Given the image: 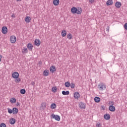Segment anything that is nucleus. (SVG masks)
<instances>
[{
    "mask_svg": "<svg viewBox=\"0 0 127 127\" xmlns=\"http://www.w3.org/2000/svg\"><path fill=\"white\" fill-rule=\"evenodd\" d=\"M98 88L100 91H104L106 89V84L103 82H101L99 84Z\"/></svg>",
    "mask_w": 127,
    "mask_h": 127,
    "instance_id": "obj_1",
    "label": "nucleus"
},
{
    "mask_svg": "<svg viewBox=\"0 0 127 127\" xmlns=\"http://www.w3.org/2000/svg\"><path fill=\"white\" fill-rule=\"evenodd\" d=\"M51 118L54 119L55 120H56V121H60V116H59L58 115H55L54 114H52L51 115Z\"/></svg>",
    "mask_w": 127,
    "mask_h": 127,
    "instance_id": "obj_2",
    "label": "nucleus"
},
{
    "mask_svg": "<svg viewBox=\"0 0 127 127\" xmlns=\"http://www.w3.org/2000/svg\"><path fill=\"white\" fill-rule=\"evenodd\" d=\"M10 41L11 43H15L16 41V37L15 36H11L10 37Z\"/></svg>",
    "mask_w": 127,
    "mask_h": 127,
    "instance_id": "obj_3",
    "label": "nucleus"
},
{
    "mask_svg": "<svg viewBox=\"0 0 127 127\" xmlns=\"http://www.w3.org/2000/svg\"><path fill=\"white\" fill-rule=\"evenodd\" d=\"M12 78H14V79H17V78L19 77V73L16 71H15L12 74Z\"/></svg>",
    "mask_w": 127,
    "mask_h": 127,
    "instance_id": "obj_4",
    "label": "nucleus"
},
{
    "mask_svg": "<svg viewBox=\"0 0 127 127\" xmlns=\"http://www.w3.org/2000/svg\"><path fill=\"white\" fill-rule=\"evenodd\" d=\"M73 97L76 100H79V98H80V93H79L78 92H75L74 93Z\"/></svg>",
    "mask_w": 127,
    "mask_h": 127,
    "instance_id": "obj_5",
    "label": "nucleus"
},
{
    "mask_svg": "<svg viewBox=\"0 0 127 127\" xmlns=\"http://www.w3.org/2000/svg\"><path fill=\"white\" fill-rule=\"evenodd\" d=\"M79 107L81 110H84V109H86V104L83 102H80L79 103Z\"/></svg>",
    "mask_w": 127,
    "mask_h": 127,
    "instance_id": "obj_6",
    "label": "nucleus"
},
{
    "mask_svg": "<svg viewBox=\"0 0 127 127\" xmlns=\"http://www.w3.org/2000/svg\"><path fill=\"white\" fill-rule=\"evenodd\" d=\"M2 33H3V34H6V33H7V27L6 26L2 27Z\"/></svg>",
    "mask_w": 127,
    "mask_h": 127,
    "instance_id": "obj_7",
    "label": "nucleus"
},
{
    "mask_svg": "<svg viewBox=\"0 0 127 127\" xmlns=\"http://www.w3.org/2000/svg\"><path fill=\"white\" fill-rule=\"evenodd\" d=\"M41 43V42L40 41V40L39 39H35V45L36 46H39Z\"/></svg>",
    "mask_w": 127,
    "mask_h": 127,
    "instance_id": "obj_8",
    "label": "nucleus"
},
{
    "mask_svg": "<svg viewBox=\"0 0 127 127\" xmlns=\"http://www.w3.org/2000/svg\"><path fill=\"white\" fill-rule=\"evenodd\" d=\"M46 103H42L41 104V105L40 106V109L42 111H43V110H45V109H46Z\"/></svg>",
    "mask_w": 127,
    "mask_h": 127,
    "instance_id": "obj_9",
    "label": "nucleus"
},
{
    "mask_svg": "<svg viewBox=\"0 0 127 127\" xmlns=\"http://www.w3.org/2000/svg\"><path fill=\"white\" fill-rule=\"evenodd\" d=\"M109 110L110 112H115L116 111V108L113 105H110L109 107Z\"/></svg>",
    "mask_w": 127,
    "mask_h": 127,
    "instance_id": "obj_10",
    "label": "nucleus"
},
{
    "mask_svg": "<svg viewBox=\"0 0 127 127\" xmlns=\"http://www.w3.org/2000/svg\"><path fill=\"white\" fill-rule=\"evenodd\" d=\"M50 70L52 73H54L55 71H56V67H55V66L52 65L50 67Z\"/></svg>",
    "mask_w": 127,
    "mask_h": 127,
    "instance_id": "obj_11",
    "label": "nucleus"
},
{
    "mask_svg": "<svg viewBox=\"0 0 127 127\" xmlns=\"http://www.w3.org/2000/svg\"><path fill=\"white\" fill-rule=\"evenodd\" d=\"M31 20V18L29 16H26L25 18V21L27 23H28L30 22Z\"/></svg>",
    "mask_w": 127,
    "mask_h": 127,
    "instance_id": "obj_12",
    "label": "nucleus"
},
{
    "mask_svg": "<svg viewBox=\"0 0 127 127\" xmlns=\"http://www.w3.org/2000/svg\"><path fill=\"white\" fill-rule=\"evenodd\" d=\"M76 14H81L82 13V8H76Z\"/></svg>",
    "mask_w": 127,
    "mask_h": 127,
    "instance_id": "obj_13",
    "label": "nucleus"
},
{
    "mask_svg": "<svg viewBox=\"0 0 127 127\" xmlns=\"http://www.w3.org/2000/svg\"><path fill=\"white\" fill-rule=\"evenodd\" d=\"M115 6L117 8H120V7H121V6H122V3L120 2H116L115 3Z\"/></svg>",
    "mask_w": 127,
    "mask_h": 127,
    "instance_id": "obj_14",
    "label": "nucleus"
},
{
    "mask_svg": "<svg viewBox=\"0 0 127 127\" xmlns=\"http://www.w3.org/2000/svg\"><path fill=\"white\" fill-rule=\"evenodd\" d=\"M10 125H14L15 124V119L14 118H11L9 120Z\"/></svg>",
    "mask_w": 127,
    "mask_h": 127,
    "instance_id": "obj_15",
    "label": "nucleus"
},
{
    "mask_svg": "<svg viewBox=\"0 0 127 127\" xmlns=\"http://www.w3.org/2000/svg\"><path fill=\"white\" fill-rule=\"evenodd\" d=\"M67 35V32L65 30H63L62 31V36L63 37H65Z\"/></svg>",
    "mask_w": 127,
    "mask_h": 127,
    "instance_id": "obj_16",
    "label": "nucleus"
},
{
    "mask_svg": "<svg viewBox=\"0 0 127 127\" xmlns=\"http://www.w3.org/2000/svg\"><path fill=\"white\" fill-rule=\"evenodd\" d=\"M12 111H13V115H16V114L18 113V109H17V108H13L12 109Z\"/></svg>",
    "mask_w": 127,
    "mask_h": 127,
    "instance_id": "obj_17",
    "label": "nucleus"
},
{
    "mask_svg": "<svg viewBox=\"0 0 127 127\" xmlns=\"http://www.w3.org/2000/svg\"><path fill=\"white\" fill-rule=\"evenodd\" d=\"M77 10V8L75 7H73L72 8H71V12L73 14H75V13H76V11Z\"/></svg>",
    "mask_w": 127,
    "mask_h": 127,
    "instance_id": "obj_18",
    "label": "nucleus"
},
{
    "mask_svg": "<svg viewBox=\"0 0 127 127\" xmlns=\"http://www.w3.org/2000/svg\"><path fill=\"white\" fill-rule=\"evenodd\" d=\"M32 47H33V46L31 44H28L27 48L30 51H32Z\"/></svg>",
    "mask_w": 127,
    "mask_h": 127,
    "instance_id": "obj_19",
    "label": "nucleus"
},
{
    "mask_svg": "<svg viewBox=\"0 0 127 127\" xmlns=\"http://www.w3.org/2000/svg\"><path fill=\"white\" fill-rule=\"evenodd\" d=\"M94 101L96 103H100V101H101V98L98 97H96L94 98Z\"/></svg>",
    "mask_w": 127,
    "mask_h": 127,
    "instance_id": "obj_20",
    "label": "nucleus"
},
{
    "mask_svg": "<svg viewBox=\"0 0 127 127\" xmlns=\"http://www.w3.org/2000/svg\"><path fill=\"white\" fill-rule=\"evenodd\" d=\"M10 102L11 104H15V103H16V99L14 98H11L10 99Z\"/></svg>",
    "mask_w": 127,
    "mask_h": 127,
    "instance_id": "obj_21",
    "label": "nucleus"
},
{
    "mask_svg": "<svg viewBox=\"0 0 127 127\" xmlns=\"http://www.w3.org/2000/svg\"><path fill=\"white\" fill-rule=\"evenodd\" d=\"M59 2H60L59 0H53V3H54V5H58V4H59Z\"/></svg>",
    "mask_w": 127,
    "mask_h": 127,
    "instance_id": "obj_22",
    "label": "nucleus"
},
{
    "mask_svg": "<svg viewBox=\"0 0 127 127\" xmlns=\"http://www.w3.org/2000/svg\"><path fill=\"white\" fill-rule=\"evenodd\" d=\"M107 5H112L113 4V1L112 0H108L106 2Z\"/></svg>",
    "mask_w": 127,
    "mask_h": 127,
    "instance_id": "obj_23",
    "label": "nucleus"
},
{
    "mask_svg": "<svg viewBox=\"0 0 127 127\" xmlns=\"http://www.w3.org/2000/svg\"><path fill=\"white\" fill-rule=\"evenodd\" d=\"M104 118L105 120H110L111 116H110L109 114H106L104 115Z\"/></svg>",
    "mask_w": 127,
    "mask_h": 127,
    "instance_id": "obj_24",
    "label": "nucleus"
},
{
    "mask_svg": "<svg viewBox=\"0 0 127 127\" xmlns=\"http://www.w3.org/2000/svg\"><path fill=\"white\" fill-rule=\"evenodd\" d=\"M56 107L57 106L55 103H53L51 105V109H52L53 110L56 109Z\"/></svg>",
    "mask_w": 127,
    "mask_h": 127,
    "instance_id": "obj_25",
    "label": "nucleus"
},
{
    "mask_svg": "<svg viewBox=\"0 0 127 127\" xmlns=\"http://www.w3.org/2000/svg\"><path fill=\"white\" fill-rule=\"evenodd\" d=\"M67 37L68 39L71 40L73 38V35H72L71 34L69 33L67 35Z\"/></svg>",
    "mask_w": 127,
    "mask_h": 127,
    "instance_id": "obj_26",
    "label": "nucleus"
},
{
    "mask_svg": "<svg viewBox=\"0 0 127 127\" xmlns=\"http://www.w3.org/2000/svg\"><path fill=\"white\" fill-rule=\"evenodd\" d=\"M64 85L66 88H69V87H70V82L68 81L65 82Z\"/></svg>",
    "mask_w": 127,
    "mask_h": 127,
    "instance_id": "obj_27",
    "label": "nucleus"
},
{
    "mask_svg": "<svg viewBox=\"0 0 127 127\" xmlns=\"http://www.w3.org/2000/svg\"><path fill=\"white\" fill-rule=\"evenodd\" d=\"M62 94L65 96L66 95H69V91H62Z\"/></svg>",
    "mask_w": 127,
    "mask_h": 127,
    "instance_id": "obj_28",
    "label": "nucleus"
},
{
    "mask_svg": "<svg viewBox=\"0 0 127 127\" xmlns=\"http://www.w3.org/2000/svg\"><path fill=\"white\" fill-rule=\"evenodd\" d=\"M43 75H44V76H48V75H49V72L48 71V70H44L43 72Z\"/></svg>",
    "mask_w": 127,
    "mask_h": 127,
    "instance_id": "obj_29",
    "label": "nucleus"
},
{
    "mask_svg": "<svg viewBox=\"0 0 127 127\" xmlns=\"http://www.w3.org/2000/svg\"><path fill=\"white\" fill-rule=\"evenodd\" d=\"M57 90H58V89L55 87H54L52 88V91L53 92V93H56V92H57Z\"/></svg>",
    "mask_w": 127,
    "mask_h": 127,
    "instance_id": "obj_30",
    "label": "nucleus"
},
{
    "mask_svg": "<svg viewBox=\"0 0 127 127\" xmlns=\"http://www.w3.org/2000/svg\"><path fill=\"white\" fill-rule=\"evenodd\" d=\"M15 79H15V83H17L18 84H19V82H20V81H21L20 78H15Z\"/></svg>",
    "mask_w": 127,
    "mask_h": 127,
    "instance_id": "obj_31",
    "label": "nucleus"
},
{
    "mask_svg": "<svg viewBox=\"0 0 127 127\" xmlns=\"http://www.w3.org/2000/svg\"><path fill=\"white\" fill-rule=\"evenodd\" d=\"M20 93L22 94V95H24V94H25V89H22L20 90Z\"/></svg>",
    "mask_w": 127,
    "mask_h": 127,
    "instance_id": "obj_32",
    "label": "nucleus"
},
{
    "mask_svg": "<svg viewBox=\"0 0 127 127\" xmlns=\"http://www.w3.org/2000/svg\"><path fill=\"white\" fill-rule=\"evenodd\" d=\"M70 88H71V89H74V88H75V84H74V83H71L70 84Z\"/></svg>",
    "mask_w": 127,
    "mask_h": 127,
    "instance_id": "obj_33",
    "label": "nucleus"
},
{
    "mask_svg": "<svg viewBox=\"0 0 127 127\" xmlns=\"http://www.w3.org/2000/svg\"><path fill=\"white\" fill-rule=\"evenodd\" d=\"M28 50H27V48H24L23 50H22V53H27L28 52Z\"/></svg>",
    "mask_w": 127,
    "mask_h": 127,
    "instance_id": "obj_34",
    "label": "nucleus"
},
{
    "mask_svg": "<svg viewBox=\"0 0 127 127\" xmlns=\"http://www.w3.org/2000/svg\"><path fill=\"white\" fill-rule=\"evenodd\" d=\"M7 111H8V113L9 114H12V113H13L12 110H11V109H10V108H8V109H7Z\"/></svg>",
    "mask_w": 127,
    "mask_h": 127,
    "instance_id": "obj_35",
    "label": "nucleus"
},
{
    "mask_svg": "<svg viewBox=\"0 0 127 127\" xmlns=\"http://www.w3.org/2000/svg\"><path fill=\"white\" fill-rule=\"evenodd\" d=\"M102 127V124L100 123H97L96 124V127Z\"/></svg>",
    "mask_w": 127,
    "mask_h": 127,
    "instance_id": "obj_36",
    "label": "nucleus"
},
{
    "mask_svg": "<svg viewBox=\"0 0 127 127\" xmlns=\"http://www.w3.org/2000/svg\"><path fill=\"white\" fill-rule=\"evenodd\" d=\"M0 127H6V125L4 123H2L0 124Z\"/></svg>",
    "mask_w": 127,
    "mask_h": 127,
    "instance_id": "obj_37",
    "label": "nucleus"
},
{
    "mask_svg": "<svg viewBox=\"0 0 127 127\" xmlns=\"http://www.w3.org/2000/svg\"><path fill=\"white\" fill-rule=\"evenodd\" d=\"M124 28H125V29L126 30H127V23L125 24V25H124Z\"/></svg>",
    "mask_w": 127,
    "mask_h": 127,
    "instance_id": "obj_38",
    "label": "nucleus"
},
{
    "mask_svg": "<svg viewBox=\"0 0 127 127\" xmlns=\"http://www.w3.org/2000/svg\"><path fill=\"white\" fill-rule=\"evenodd\" d=\"M109 30H110V26H107L106 28V31H108V32H109Z\"/></svg>",
    "mask_w": 127,
    "mask_h": 127,
    "instance_id": "obj_39",
    "label": "nucleus"
},
{
    "mask_svg": "<svg viewBox=\"0 0 127 127\" xmlns=\"http://www.w3.org/2000/svg\"><path fill=\"white\" fill-rule=\"evenodd\" d=\"M95 1V0H89V2H90V3H93Z\"/></svg>",
    "mask_w": 127,
    "mask_h": 127,
    "instance_id": "obj_40",
    "label": "nucleus"
},
{
    "mask_svg": "<svg viewBox=\"0 0 127 127\" xmlns=\"http://www.w3.org/2000/svg\"><path fill=\"white\" fill-rule=\"evenodd\" d=\"M110 104L111 106H114V102L113 101H110Z\"/></svg>",
    "mask_w": 127,
    "mask_h": 127,
    "instance_id": "obj_41",
    "label": "nucleus"
},
{
    "mask_svg": "<svg viewBox=\"0 0 127 127\" xmlns=\"http://www.w3.org/2000/svg\"><path fill=\"white\" fill-rule=\"evenodd\" d=\"M11 17H15V15L14 14H13L12 15H11Z\"/></svg>",
    "mask_w": 127,
    "mask_h": 127,
    "instance_id": "obj_42",
    "label": "nucleus"
},
{
    "mask_svg": "<svg viewBox=\"0 0 127 127\" xmlns=\"http://www.w3.org/2000/svg\"><path fill=\"white\" fill-rule=\"evenodd\" d=\"M31 84L32 85H35V82H32Z\"/></svg>",
    "mask_w": 127,
    "mask_h": 127,
    "instance_id": "obj_43",
    "label": "nucleus"
},
{
    "mask_svg": "<svg viewBox=\"0 0 127 127\" xmlns=\"http://www.w3.org/2000/svg\"><path fill=\"white\" fill-rule=\"evenodd\" d=\"M17 1H21V0H17Z\"/></svg>",
    "mask_w": 127,
    "mask_h": 127,
    "instance_id": "obj_44",
    "label": "nucleus"
},
{
    "mask_svg": "<svg viewBox=\"0 0 127 127\" xmlns=\"http://www.w3.org/2000/svg\"><path fill=\"white\" fill-rule=\"evenodd\" d=\"M0 61H1V60H0Z\"/></svg>",
    "mask_w": 127,
    "mask_h": 127,
    "instance_id": "obj_45",
    "label": "nucleus"
}]
</instances>
